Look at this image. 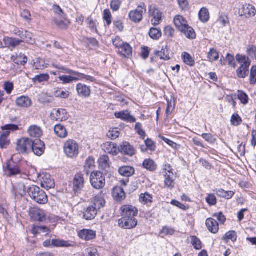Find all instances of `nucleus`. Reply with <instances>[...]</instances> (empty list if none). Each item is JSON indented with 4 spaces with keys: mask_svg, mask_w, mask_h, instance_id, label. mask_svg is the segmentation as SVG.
I'll return each mask as SVG.
<instances>
[{
    "mask_svg": "<svg viewBox=\"0 0 256 256\" xmlns=\"http://www.w3.org/2000/svg\"><path fill=\"white\" fill-rule=\"evenodd\" d=\"M236 61L240 64V66L236 70V76L238 78H245L249 73V67L251 61L248 57L240 54L236 56Z\"/></svg>",
    "mask_w": 256,
    "mask_h": 256,
    "instance_id": "1",
    "label": "nucleus"
},
{
    "mask_svg": "<svg viewBox=\"0 0 256 256\" xmlns=\"http://www.w3.org/2000/svg\"><path fill=\"white\" fill-rule=\"evenodd\" d=\"M27 193L36 202L40 204H44L48 199L45 192L38 186L32 185L28 188Z\"/></svg>",
    "mask_w": 256,
    "mask_h": 256,
    "instance_id": "2",
    "label": "nucleus"
},
{
    "mask_svg": "<svg viewBox=\"0 0 256 256\" xmlns=\"http://www.w3.org/2000/svg\"><path fill=\"white\" fill-rule=\"evenodd\" d=\"M64 150L67 156L71 158L76 157L79 152L78 144L75 140H68L64 144Z\"/></svg>",
    "mask_w": 256,
    "mask_h": 256,
    "instance_id": "3",
    "label": "nucleus"
},
{
    "mask_svg": "<svg viewBox=\"0 0 256 256\" xmlns=\"http://www.w3.org/2000/svg\"><path fill=\"white\" fill-rule=\"evenodd\" d=\"M92 186L96 189L100 190L103 188L106 184L105 178L103 174L100 172H94L90 177Z\"/></svg>",
    "mask_w": 256,
    "mask_h": 256,
    "instance_id": "4",
    "label": "nucleus"
},
{
    "mask_svg": "<svg viewBox=\"0 0 256 256\" xmlns=\"http://www.w3.org/2000/svg\"><path fill=\"white\" fill-rule=\"evenodd\" d=\"M32 140L28 138H22L16 142V150L20 154L28 153L31 152Z\"/></svg>",
    "mask_w": 256,
    "mask_h": 256,
    "instance_id": "5",
    "label": "nucleus"
},
{
    "mask_svg": "<svg viewBox=\"0 0 256 256\" xmlns=\"http://www.w3.org/2000/svg\"><path fill=\"white\" fill-rule=\"evenodd\" d=\"M146 12V6L144 3L138 6L137 9L129 13L130 20L134 22H138L142 20L143 14Z\"/></svg>",
    "mask_w": 256,
    "mask_h": 256,
    "instance_id": "6",
    "label": "nucleus"
},
{
    "mask_svg": "<svg viewBox=\"0 0 256 256\" xmlns=\"http://www.w3.org/2000/svg\"><path fill=\"white\" fill-rule=\"evenodd\" d=\"M149 16L152 18L151 22L154 25H158L162 21V12L154 6L150 5L148 7Z\"/></svg>",
    "mask_w": 256,
    "mask_h": 256,
    "instance_id": "7",
    "label": "nucleus"
},
{
    "mask_svg": "<svg viewBox=\"0 0 256 256\" xmlns=\"http://www.w3.org/2000/svg\"><path fill=\"white\" fill-rule=\"evenodd\" d=\"M29 214L34 221L44 222L46 220V214L44 210L38 208H32L30 209Z\"/></svg>",
    "mask_w": 256,
    "mask_h": 256,
    "instance_id": "8",
    "label": "nucleus"
},
{
    "mask_svg": "<svg viewBox=\"0 0 256 256\" xmlns=\"http://www.w3.org/2000/svg\"><path fill=\"white\" fill-rule=\"evenodd\" d=\"M138 224V220L135 217H122L118 220V225L124 229H131L135 228Z\"/></svg>",
    "mask_w": 256,
    "mask_h": 256,
    "instance_id": "9",
    "label": "nucleus"
},
{
    "mask_svg": "<svg viewBox=\"0 0 256 256\" xmlns=\"http://www.w3.org/2000/svg\"><path fill=\"white\" fill-rule=\"evenodd\" d=\"M44 150L45 144L40 140L36 139L32 140L31 151H32L34 154L38 156H40L44 154Z\"/></svg>",
    "mask_w": 256,
    "mask_h": 256,
    "instance_id": "10",
    "label": "nucleus"
},
{
    "mask_svg": "<svg viewBox=\"0 0 256 256\" xmlns=\"http://www.w3.org/2000/svg\"><path fill=\"white\" fill-rule=\"evenodd\" d=\"M256 12L255 8L250 4H244L239 9V14L241 16H245L246 18L254 16L256 14Z\"/></svg>",
    "mask_w": 256,
    "mask_h": 256,
    "instance_id": "11",
    "label": "nucleus"
},
{
    "mask_svg": "<svg viewBox=\"0 0 256 256\" xmlns=\"http://www.w3.org/2000/svg\"><path fill=\"white\" fill-rule=\"evenodd\" d=\"M28 188L22 183H18L13 186L12 190V194L16 198H20L26 194Z\"/></svg>",
    "mask_w": 256,
    "mask_h": 256,
    "instance_id": "12",
    "label": "nucleus"
},
{
    "mask_svg": "<svg viewBox=\"0 0 256 256\" xmlns=\"http://www.w3.org/2000/svg\"><path fill=\"white\" fill-rule=\"evenodd\" d=\"M130 156H133L136 152V150L133 146L127 142H123L118 147V152Z\"/></svg>",
    "mask_w": 256,
    "mask_h": 256,
    "instance_id": "13",
    "label": "nucleus"
},
{
    "mask_svg": "<svg viewBox=\"0 0 256 256\" xmlns=\"http://www.w3.org/2000/svg\"><path fill=\"white\" fill-rule=\"evenodd\" d=\"M114 116L116 118L120 119L124 121L128 122H134L136 119L131 115L128 110H122L120 112H114Z\"/></svg>",
    "mask_w": 256,
    "mask_h": 256,
    "instance_id": "14",
    "label": "nucleus"
},
{
    "mask_svg": "<svg viewBox=\"0 0 256 256\" xmlns=\"http://www.w3.org/2000/svg\"><path fill=\"white\" fill-rule=\"evenodd\" d=\"M40 184L42 187L47 190L53 188L55 186L54 180L48 174H43L42 177Z\"/></svg>",
    "mask_w": 256,
    "mask_h": 256,
    "instance_id": "15",
    "label": "nucleus"
},
{
    "mask_svg": "<svg viewBox=\"0 0 256 256\" xmlns=\"http://www.w3.org/2000/svg\"><path fill=\"white\" fill-rule=\"evenodd\" d=\"M122 217H135L138 214V210L131 205L124 206L121 208Z\"/></svg>",
    "mask_w": 256,
    "mask_h": 256,
    "instance_id": "16",
    "label": "nucleus"
},
{
    "mask_svg": "<svg viewBox=\"0 0 256 256\" xmlns=\"http://www.w3.org/2000/svg\"><path fill=\"white\" fill-rule=\"evenodd\" d=\"M74 190L78 192L84 187V176L82 174H76L74 178Z\"/></svg>",
    "mask_w": 256,
    "mask_h": 256,
    "instance_id": "17",
    "label": "nucleus"
},
{
    "mask_svg": "<svg viewBox=\"0 0 256 256\" xmlns=\"http://www.w3.org/2000/svg\"><path fill=\"white\" fill-rule=\"evenodd\" d=\"M76 90L78 95L82 98H88L90 96L91 94L90 87L81 83L76 85Z\"/></svg>",
    "mask_w": 256,
    "mask_h": 256,
    "instance_id": "18",
    "label": "nucleus"
},
{
    "mask_svg": "<svg viewBox=\"0 0 256 256\" xmlns=\"http://www.w3.org/2000/svg\"><path fill=\"white\" fill-rule=\"evenodd\" d=\"M174 24L176 28L180 32L184 31L188 26L186 20L182 16L178 15L174 20Z\"/></svg>",
    "mask_w": 256,
    "mask_h": 256,
    "instance_id": "19",
    "label": "nucleus"
},
{
    "mask_svg": "<svg viewBox=\"0 0 256 256\" xmlns=\"http://www.w3.org/2000/svg\"><path fill=\"white\" fill-rule=\"evenodd\" d=\"M98 210L94 206H88L83 212V216L86 220H92L94 218L97 214Z\"/></svg>",
    "mask_w": 256,
    "mask_h": 256,
    "instance_id": "20",
    "label": "nucleus"
},
{
    "mask_svg": "<svg viewBox=\"0 0 256 256\" xmlns=\"http://www.w3.org/2000/svg\"><path fill=\"white\" fill-rule=\"evenodd\" d=\"M103 150L106 153L116 156L118 153V148L116 144L112 142H106L102 146Z\"/></svg>",
    "mask_w": 256,
    "mask_h": 256,
    "instance_id": "21",
    "label": "nucleus"
},
{
    "mask_svg": "<svg viewBox=\"0 0 256 256\" xmlns=\"http://www.w3.org/2000/svg\"><path fill=\"white\" fill-rule=\"evenodd\" d=\"M112 196L117 202H120L126 198V194L123 188L120 186L114 188L112 192Z\"/></svg>",
    "mask_w": 256,
    "mask_h": 256,
    "instance_id": "22",
    "label": "nucleus"
},
{
    "mask_svg": "<svg viewBox=\"0 0 256 256\" xmlns=\"http://www.w3.org/2000/svg\"><path fill=\"white\" fill-rule=\"evenodd\" d=\"M206 226L208 230L213 234L218 232L219 230V226L217 221L212 218H208L206 220Z\"/></svg>",
    "mask_w": 256,
    "mask_h": 256,
    "instance_id": "23",
    "label": "nucleus"
},
{
    "mask_svg": "<svg viewBox=\"0 0 256 256\" xmlns=\"http://www.w3.org/2000/svg\"><path fill=\"white\" fill-rule=\"evenodd\" d=\"M16 105L21 108H27L32 104L30 99L26 96H21L16 100Z\"/></svg>",
    "mask_w": 256,
    "mask_h": 256,
    "instance_id": "24",
    "label": "nucleus"
},
{
    "mask_svg": "<svg viewBox=\"0 0 256 256\" xmlns=\"http://www.w3.org/2000/svg\"><path fill=\"white\" fill-rule=\"evenodd\" d=\"M118 52L124 57H128L132 54V48L129 44L124 42L119 48Z\"/></svg>",
    "mask_w": 256,
    "mask_h": 256,
    "instance_id": "25",
    "label": "nucleus"
},
{
    "mask_svg": "<svg viewBox=\"0 0 256 256\" xmlns=\"http://www.w3.org/2000/svg\"><path fill=\"white\" fill-rule=\"evenodd\" d=\"M78 236L86 240H90L95 238L96 233L92 230H83L78 232Z\"/></svg>",
    "mask_w": 256,
    "mask_h": 256,
    "instance_id": "26",
    "label": "nucleus"
},
{
    "mask_svg": "<svg viewBox=\"0 0 256 256\" xmlns=\"http://www.w3.org/2000/svg\"><path fill=\"white\" fill-rule=\"evenodd\" d=\"M52 21L56 26L61 29L66 28L70 24L66 16H64V18H54Z\"/></svg>",
    "mask_w": 256,
    "mask_h": 256,
    "instance_id": "27",
    "label": "nucleus"
},
{
    "mask_svg": "<svg viewBox=\"0 0 256 256\" xmlns=\"http://www.w3.org/2000/svg\"><path fill=\"white\" fill-rule=\"evenodd\" d=\"M134 168L132 166H125L120 168L118 170L119 174L126 177H130L134 174Z\"/></svg>",
    "mask_w": 256,
    "mask_h": 256,
    "instance_id": "28",
    "label": "nucleus"
},
{
    "mask_svg": "<svg viewBox=\"0 0 256 256\" xmlns=\"http://www.w3.org/2000/svg\"><path fill=\"white\" fill-rule=\"evenodd\" d=\"M55 118L57 120H66L69 116V114L65 109L58 108L56 110Z\"/></svg>",
    "mask_w": 256,
    "mask_h": 256,
    "instance_id": "29",
    "label": "nucleus"
},
{
    "mask_svg": "<svg viewBox=\"0 0 256 256\" xmlns=\"http://www.w3.org/2000/svg\"><path fill=\"white\" fill-rule=\"evenodd\" d=\"M105 200L100 196H96L92 200V206H94V207L96 208L97 210L104 207L105 205Z\"/></svg>",
    "mask_w": 256,
    "mask_h": 256,
    "instance_id": "30",
    "label": "nucleus"
},
{
    "mask_svg": "<svg viewBox=\"0 0 256 256\" xmlns=\"http://www.w3.org/2000/svg\"><path fill=\"white\" fill-rule=\"evenodd\" d=\"M95 162L92 157H89L86 159L84 166V171L88 175L90 171L94 169L95 166Z\"/></svg>",
    "mask_w": 256,
    "mask_h": 256,
    "instance_id": "31",
    "label": "nucleus"
},
{
    "mask_svg": "<svg viewBox=\"0 0 256 256\" xmlns=\"http://www.w3.org/2000/svg\"><path fill=\"white\" fill-rule=\"evenodd\" d=\"M3 130H9L10 129H2ZM10 132L6 130L0 136V146L3 148L5 146L8 144V137L9 136Z\"/></svg>",
    "mask_w": 256,
    "mask_h": 256,
    "instance_id": "32",
    "label": "nucleus"
},
{
    "mask_svg": "<svg viewBox=\"0 0 256 256\" xmlns=\"http://www.w3.org/2000/svg\"><path fill=\"white\" fill-rule=\"evenodd\" d=\"M199 18L203 22H208L210 18V14L208 10L206 8H202L199 12Z\"/></svg>",
    "mask_w": 256,
    "mask_h": 256,
    "instance_id": "33",
    "label": "nucleus"
},
{
    "mask_svg": "<svg viewBox=\"0 0 256 256\" xmlns=\"http://www.w3.org/2000/svg\"><path fill=\"white\" fill-rule=\"evenodd\" d=\"M58 78L62 84H71L74 82H77L79 80V78L70 76H62L58 77Z\"/></svg>",
    "mask_w": 256,
    "mask_h": 256,
    "instance_id": "34",
    "label": "nucleus"
},
{
    "mask_svg": "<svg viewBox=\"0 0 256 256\" xmlns=\"http://www.w3.org/2000/svg\"><path fill=\"white\" fill-rule=\"evenodd\" d=\"M216 194L218 196L226 199L231 198L234 194V192L232 191H225L223 189L216 190Z\"/></svg>",
    "mask_w": 256,
    "mask_h": 256,
    "instance_id": "35",
    "label": "nucleus"
},
{
    "mask_svg": "<svg viewBox=\"0 0 256 256\" xmlns=\"http://www.w3.org/2000/svg\"><path fill=\"white\" fill-rule=\"evenodd\" d=\"M182 58L184 62L187 65L190 66H192L194 65V60L188 53L184 52L182 54Z\"/></svg>",
    "mask_w": 256,
    "mask_h": 256,
    "instance_id": "36",
    "label": "nucleus"
},
{
    "mask_svg": "<svg viewBox=\"0 0 256 256\" xmlns=\"http://www.w3.org/2000/svg\"><path fill=\"white\" fill-rule=\"evenodd\" d=\"M142 164L144 168L150 171H154L156 168V165L155 162L151 159L145 160Z\"/></svg>",
    "mask_w": 256,
    "mask_h": 256,
    "instance_id": "37",
    "label": "nucleus"
},
{
    "mask_svg": "<svg viewBox=\"0 0 256 256\" xmlns=\"http://www.w3.org/2000/svg\"><path fill=\"white\" fill-rule=\"evenodd\" d=\"M150 36L153 40H157L162 36V32L160 29L152 28L149 32Z\"/></svg>",
    "mask_w": 256,
    "mask_h": 256,
    "instance_id": "38",
    "label": "nucleus"
},
{
    "mask_svg": "<svg viewBox=\"0 0 256 256\" xmlns=\"http://www.w3.org/2000/svg\"><path fill=\"white\" fill-rule=\"evenodd\" d=\"M6 172V174L9 176H16L20 173V171L17 166H12L10 164L8 165Z\"/></svg>",
    "mask_w": 256,
    "mask_h": 256,
    "instance_id": "39",
    "label": "nucleus"
},
{
    "mask_svg": "<svg viewBox=\"0 0 256 256\" xmlns=\"http://www.w3.org/2000/svg\"><path fill=\"white\" fill-rule=\"evenodd\" d=\"M181 32L184 33L186 36L190 39H194L196 36L194 30L188 25L186 26V28Z\"/></svg>",
    "mask_w": 256,
    "mask_h": 256,
    "instance_id": "40",
    "label": "nucleus"
},
{
    "mask_svg": "<svg viewBox=\"0 0 256 256\" xmlns=\"http://www.w3.org/2000/svg\"><path fill=\"white\" fill-rule=\"evenodd\" d=\"M72 74L77 76L76 78H80L79 80H82V79H84L90 82H94L95 80V78L92 76L86 75L84 74L80 73L76 71H74Z\"/></svg>",
    "mask_w": 256,
    "mask_h": 256,
    "instance_id": "41",
    "label": "nucleus"
},
{
    "mask_svg": "<svg viewBox=\"0 0 256 256\" xmlns=\"http://www.w3.org/2000/svg\"><path fill=\"white\" fill-rule=\"evenodd\" d=\"M174 176L171 174L168 175V174L166 173V175L165 176V180L164 184L166 186L167 188H173L174 186V180L172 178Z\"/></svg>",
    "mask_w": 256,
    "mask_h": 256,
    "instance_id": "42",
    "label": "nucleus"
},
{
    "mask_svg": "<svg viewBox=\"0 0 256 256\" xmlns=\"http://www.w3.org/2000/svg\"><path fill=\"white\" fill-rule=\"evenodd\" d=\"M23 42H26L28 44H33L35 42L34 38L32 33L26 30L23 38Z\"/></svg>",
    "mask_w": 256,
    "mask_h": 256,
    "instance_id": "43",
    "label": "nucleus"
},
{
    "mask_svg": "<svg viewBox=\"0 0 256 256\" xmlns=\"http://www.w3.org/2000/svg\"><path fill=\"white\" fill-rule=\"evenodd\" d=\"M28 132L32 138H39L42 134V129H28Z\"/></svg>",
    "mask_w": 256,
    "mask_h": 256,
    "instance_id": "44",
    "label": "nucleus"
},
{
    "mask_svg": "<svg viewBox=\"0 0 256 256\" xmlns=\"http://www.w3.org/2000/svg\"><path fill=\"white\" fill-rule=\"evenodd\" d=\"M109 158L108 156L103 155L100 158L98 162L102 167L106 168L109 166Z\"/></svg>",
    "mask_w": 256,
    "mask_h": 256,
    "instance_id": "45",
    "label": "nucleus"
},
{
    "mask_svg": "<svg viewBox=\"0 0 256 256\" xmlns=\"http://www.w3.org/2000/svg\"><path fill=\"white\" fill-rule=\"evenodd\" d=\"M52 9L56 14L54 18H64V16H66V14H64L63 10L57 4H54L52 6Z\"/></svg>",
    "mask_w": 256,
    "mask_h": 256,
    "instance_id": "46",
    "label": "nucleus"
},
{
    "mask_svg": "<svg viewBox=\"0 0 256 256\" xmlns=\"http://www.w3.org/2000/svg\"><path fill=\"white\" fill-rule=\"evenodd\" d=\"M28 61L27 57L22 54H20L16 56V58L14 62L18 64L24 65Z\"/></svg>",
    "mask_w": 256,
    "mask_h": 256,
    "instance_id": "47",
    "label": "nucleus"
},
{
    "mask_svg": "<svg viewBox=\"0 0 256 256\" xmlns=\"http://www.w3.org/2000/svg\"><path fill=\"white\" fill-rule=\"evenodd\" d=\"M49 232V229L46 226H34L32 230V232L34 235L41 232L48 233Z\"/></svg>",
    "mask_w": 256,
    "mask_h": 256,
    "instance_id": "48",
    "label": "nucleus"
},
{
    "mask_svg": "<svg viewBox=\"0 0 256 256\" xmlns=\"http://www.w3.org/2000/svg\"><path fill=\"white\" fill-rule=\"evenodd\" d=\"M190 238L192 244L196 250H200L202 248V243L198 238L196 236H192Z\"/></svg>",
    "mask_w": 256,
    "mask_h": 256,
    "instance_id": "49",
    "label": "nucleus"
},
{
    "mask_svg": "<svg viewBox=\"0 0 256 256\" xmlns=\"http://www.w3.org/2000/svg\"><path fill=\"white\" fill-rule=\"evenodd\" d=\"M152 195L146 193L144 194H141L140 198V202L144 203V204L150 203L152 202Z\"/></svg>",
    "mask_w": 256,
    "mask_h": 256,
    "instance_id": "50",
    "label": "nucleus"
},
{
    "mask_svg": "<svg viewBox=\"0 0 256 256\" xmlns=\"http://www.w3.org/2000/svg\"><path fill=\"white\" fill-rule=\"evenodd\" d=\"M50 76L48 74H40V75H36L32 79L33 82H46L49 80Z\"/></svg>",
    "mask_w": 256,
    "mask_h": 256,
    "instance_id": "51",
    "label": "nucleus"
},
{
    "mask_svg": "<svg viewBox=\"0 0 256 256\" xmlns=\"http://www.w3.org/2000/svg\"><path fill=\"white\" fill-rule=\"evenodd\" d=\"M250 82L252 85L256 84V66H252L250 70Z\"/></svg>",
    "mask_w": 256,
    "mask_h": 256,
    "instance_id": "52",
    "label": "nucleus"
},
{
    "mask_svg": "<svg viewBox=\"0 0 256 256\" xmlns=\"http://www.w3.org/2000/svg\"><path fill=\"white\" fill-rule=\"evenodd\" d=\"M167 52L168 50L166 48H162L161 51L157 52L156 54L157 56L160 58V59L168 60L170 58Z\"/></svg>",
    "mask_w": 256,
    "mask_h": 256,
    "instance_id": "53",
    "label": "nucleus"
},
{
    "mask_svg": "<svg viewBox=\"0 0 256 256\" xmlns=\"http://www.w3.org/2000/svg\"><path fill=\"white\" fill-rule=\"evenodd\" d=\"M117 129H110L107 133V136L112 140H115L119 137L120 132Z\"/></svg>",
    "mask_w": 256,
    "mask_h": 256,
    "instance_id": "54",
    "label": "nucleus"
},
{
    "mask_svg": "<svg viewBox=\"0 0 256 256\" xmlns=\"http://www.w3.org/2000/svg\"><path fill=\"white\" fill-rule=\"evenodd\" d=\"M218 53L216 50L214 48L211 49L210 52L208 53V58L210 61L216 60H218Z\"/></svg>",
    "mask_w": 256,
    "mask_h": 256,
    "instance_id": "55",
    "label": "nucleus"
},
{
    "mask_svg": "<svg viewBox=\"0 0 256 256\" xmlns=\"http://www.w3.org/2000/svg\"><path fill=\"white\" fill-rule=\"evenodd\" d=\"M206 200L210 206H214L217 203L216 198L214 194H208Z\"/></svg>",
    "mask_w": 256,
    "mask_h": 256,
    "instance_id": "56",
    "label": "nucleus"
},
{
    "mask_svg": "<svg viewBox=\"0 0 256 256\" xmlns=\"http://www.w3.org/2000/svg\"><path fill=\"white\" fill-rule=\"evenodd\" d=\"M45 64V62L43 59L38 58L34 62V66L36 70H42L46 67Z\"/></svg>",
    "mask_w": 256,
    "mask_h": 256,
    "instance_id": "57",
    "label": "nucleus"
},
{
    "mask_svg": "<svg viewBox=\"0 0 256 256\" xmlns=\"http://www.w3.org/2000/svg\"><path fill=\"white\" fill-rule=\"evenodd\" d=\"M52 244L54 246H68L69 244L67 242L56 239L52 240Z\"/></svg>",
    "mask_w": 256,
    "mask_h": 256,
    "instance_id": "58",
    "label": "nucleus"
},
{
    "mask_svg": "<svg viewBox=\"0 0 256 256\" xmlns=\"http://www.w3.org/2000/svg\"><path fill=\"white\" fill-rule=\"evenodd\" d=\"M122 2V0H112L110 3V8L114 11H118Z\"/></svg>",
    "mask_w": 256,
    "mask_h": 256,
    "instance_id": "59",
    "label": "nucleus"
},
{
    "mask_svg": "<svg viewBox=\"0 0 256 256\" xmlns=\"http://www.w3.org/2000/svg\"><path fill=\"white\" fill-rule=\"evenodd\" d=\"M238 98L243 104H246L248 103V96L242 91H238Z\"/></svg>",
    "mask_w": 256,
    "mask_h": 256,
    "instance_id": "60",
    "label": "nucleus"
},
{
    "mask_svg": "<svg viewBox=\"0 0 256 256\" xmlns=\"http://www.w3.org/2000/svg\"><path fill=\"white\" fill-rule=\"evenodd\" d=\"M246 52L252 58H256V46L249 45L247 48Z\"/></svg>",
    "mask_w": 256,
    "mask_h": 256,
    "instance_id": "61",
    "label": "nucleus"
},
{
    "mask_svg": "<svg viewBox=\"0 0 256 256\" xmlns=\"http://www.w3.org/2000/svg\"><path fill=\"white\" fill-rule=\"evenodd\" d=\"M80 256H99L96 250L87 248Z\"/></svg>",
    "mask_w": 256,
    "mask_h": 256,
    "instance_id": "62",
    "label": "nucleus"
},
{
    "mask_svg": "<svg viewBox=\"0 0 256 256\" xmlns=\"http://www.w3.org/2000/svg\"><path fill=\"white\" fill-rule=\"evenodd\" d=\"M56 134L60 138H65L68 136L66 129H54Z\"/></svg>",
    "mask_w": 256,
    "mask_h": 256,
    "instance_id": "63",
    "label": "nucleus"
},
{
    "mask_svg": "<svg viewBox=\"0 0 256 256\" xmlns=\"http://www.w3.org/2000/svg\"><path fill=\"white\" fill-rule=\"evenodd\" d=\"M242 122V119L238 114H234L231 118V122L234 126H236Z\"/></svg>",
    "mask_w": 256,
    "mask_h": 256,
    "instance_id": "64",
    "label": "nucleus"
}]
</instances>
